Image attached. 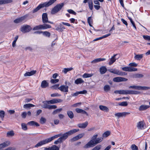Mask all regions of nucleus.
Masks as SVG:
<instances>
[{"instance_id": "obj_50", "label": "nucleus", "mask_w": 150, "mask_h": 150, "mask_svg": "<svg viewBox=\"0 0 150 150\" xmlns=\"http://www.w3.org/2000/svg\"><path fill=\"white\" fill-rule=\"evenodd\" d=\"M104 89L105 91H110V87L108 85H106L104 86Z\"/></svg>"}, {"instance_id": "obj_36", "label": "nucleus", "mask_w": 150, "mask_h": 150, "mask_svg": "<svg viewBox=\"0 0 150 150\" xmlns=\"http://www.w3.org/2000/svg\"><path fill=\"white\" fill-rule=\"evenodd\" d=\"M5 112L3 110H0V117L3 120L5 116Z\"/></svg>"}, {"instance_id": "obj_41", "label": "nucleus", "mask_w": 150, "mask_h": 150, "mask_svg": "<svg viewBox=\"0 0 150 150\" xmlns=\"http://www.w3.org/2000/svg\"><path fill=\"white\" fill-rule=\"evenodd\" d=\"M118 105L121 106H127L128 105V104L127 101H124L119 103Z\"/></svg>"}, {"instance_id": "obj_12", "label": "nucleus", "mask_w": 150, "mask_h": 150, "mask_svg": "<svg viewBox=\"0 0 150 150\" xmlns=\"http://www.w3.org/2000/svg\"><path fill=\"white\" fill-rule=\"evenodd\" d=\"M26 17L24 16L20 18L16 19L14 20V22L15 23H19L23 21L26 18Z\"/></svg>"}, {"instance_id": "obj_59", "label": "nucleus", "mask_w": 150, "mask_h": 150, "mask_svg": "<svg viewBox=\"0 0 150 150\" xmlns=\"http://www.w3.org/2000/svg\"><path fill=\"white\" fill-rule=\"evenodd\" d=\"M78 140V138H77V137L76 136L75 137H73L70 140V141L71 142H73L75 141Z\"/></svg>"}, {"instance_id": "obj_16", "label": "nucleus", "mask_w": 150, "mask_h": 150, "mask_svg": "<svg viewBox=\"0 0 150 150\" xmlns=\"http://www.w3.org/2000/svg\"><path fill=\"white\" fill-rule=\"evenodd\" d=\"M127 94H138L140 93L139 91L133 90H127Z\"/></svg>"}, {"instance_id": "obj_3", "label": "nucleus", "mask_w": 150, "mask_h": 150, "mask_svg": "<svg viewBox=\"0 0 150 150\" xmlns=\"http://www.w3.org/2000/svg\"><path fill=\"white\" fill-rule=\"evenodd\" d=\"M64 3H62L57 5L52 9L51 13L54 14L59 11L64 5Z\"/></svg>"}, {"instance_id": "obj_28", "label": "nucleus", "mask_w": 150, "mask_h": 150, "mask_svg": "<svg viewBox=\"0 0 150 150\" xmlns=\"http://www.w3.org/2000/svg\"><path fill=\"white\" fill-rule=\"evenodd\" d=\"M27 124L31 126H33L35 125V126L38 127L40 126V125L36 122L35 121H32L28 122Z\"/></svg>"}, {"instance_id": "obj_4", "label": "nucleus", "mask_w": 150, "mask_h": 150, "mask_svg": "<svg viewBox=\"0 0 150 150\" xmlns=\"http://www.w3.org/2000/svg\"><path fill=\"white\" fill-rule=\"evenodd\" d=\"M97 134L93 135L91 138V140L86 144L83 147L86 149L94 146V142H95V140L97 139Z\"/></svg>"}, {"instance_id": "obj_10", "label": "nucleus", "mask_w": 150, "mask_h": 150, "mask_svg": "<svg viewBox=\"0 0 150 150\" xmlns=\"http://www.w3.org/2000/svg\"><path fill=\"white\" fill-rule=\"evenodd\" d=\"M127 79L122 77H115L113 79V81L116 82L126 81H127Z\"/></svg>"}, {"instance_id": "obj_53", "label": "nucleus", "mask_w": 150, "mask_h": 150, "mask_svg": "<svg viewBox=\"0 0 150 150\" xmlns=\"http://www.w3.org/2000/svg\"><path fill=\"white\" fill-rule=\"evenodd\" d=\"M132 150H139L138 147L135 144H132L131 146Z\"/></svg>"}, {"instance_id": "obj_57", "label": "nucleus", "mask_w": 150, "mask_h": 150, "mask_svg": "<svg viewBox=\"0 0 150 150\" xmlns=\"http://www.w3.org/2000/svg\"><path fill=\"white\" fill-rule=\"evenodd\" d=\"M67 11L70 13L76 15V13L72 9H69L67 10Z\"/></svg>"}, {"instance_id": "obj_43", "label": "nucleus", "mask_w": 150, "mask_h": 150, "mask_svg": "<svg viewBox=\"0 0 150 150\" xmlns=\"http://www.w3.org/2000/svg\"><path fill=\"white\" fill-rule=\"evenodd\" d=\"M87 21L88 22L89 24V25L91 27H92V25H91V24L92 23L93 20L91 18V17H89L88 18Z\"/></svg>"}, {"instance_id": "obj_42", "label": "nucleus", "mask_w": 150, "mask_h": 150, "mask_svg": "<svg viewBox=\"0 0 150 150\" xmlns=\"http://www.w3.org/2000/svg\"><path fill=\"white\" fill-rule=\"evenodd\" d=\"M143 57V54H137L135 55V58L137 60H140Z\"/></svg>"}, {"instance_id": "obj_58", "label": "nucleus", "mask_w": 150, "mask_h": 150, "mask_svg": "<svg viewBox=\"0 0 150 150\" xmlns=\"http://www.w3.org/2000/svg\"><path fill=\"white\" fill-rule=\"evenodd\" d=\"M73 69L72 68H64L63 71L65 74H66L68 71H71Z\"/></svg>"}, {"instance_id": "obj_60", "label": "nucleus", "mask_w": 150, "mask_h": 150, "mask_svg": "<svg viewBox=\"0 0 150 150\" xmlns=\"http://www.w3.org/2000/svg\"><path fill=\"white\" fill-rule=\"evenodd\" d=\"M137 69L132 67H129V72L133 71H136Z\"/></svg>"}, {"instance_id": "obj_34", "label": "nucleus", "mask_w": 150, "mask_h": 150, "mask_svg": "<svg viewBox=\"0 0 150 150\" xmlns=\"http://www.w3.org/2000/svg\"><path fill=\"white\" fill-rule=\"evenodd\" d=\"M103 138L102 137L98 138L95 140V142H94V146L97 144L101 142L103 140Z\"/></svg>"}, {"instance_id": "obj_27", "label": "nucleus", "mask_w": 150, "mask_h": 150, "mask_svg": "<svg viewBox=\"0 0 150 150\" xmlns=\"http://www.w3.org/2000/svg\"><path fill=\"white\" fill-rule=\"evenodd\" d=\"M48 86V83L46 81L44 80L41 82V87L43 88H45Z\"/></svg>"}, {"instance_id": "obj_1", "label": "nucleus", "mask_w": 150, "mask_h": 150, "mask_svg": "<svg viewBox=\"0 0 150 150\" xmlns=\"http://www.w3.org/2000/svg\"><path fill=\"white\" fill-rule=\"evenodd\" d=\"M62 135L61 134H60L55 135L49 138L46 139L44 140L41 141L36 144L35 146V147H38L40 146L43 145L48 143L55 138H57L58 137L62 136Z\"/></svg>"}, {"instance_id": "obj_33", "label": "nucleus", "mask_w": 150, "mask_h": 150, "mask_svg": "<svg viewBox=\"0 0 150 150\" xmlns=\"http://www.w3.org/2000/svg\"><path fill=\"white\" fill-rule=\"evenodd\" d=\"M88 3L89 9L92 10L93 8V1L91 0H89L88 1Z\"/></svg>"}, {"instance_id": "obj_22", "label": "nucleus", "mask_w": 150, "mask_h": 150, "mask_svg": "<svg viewBox=\"0 0 150 150\" xmlns=\"http://www.w3.org/2000/svg\"><path fill=\"white\" fill-rule=\"evenodd\" d=\"M75 110L78 113H81L88 115V114L87 112L86 111L82 109L77 108L75 109Z\"/></svg>"}, {"instance_id": "obj_23", "label": "nucleus", "mask_w": 150, "mask_h": 150, "mask_svg": "<svg viewBox=\"0 0 150 150\" xmlns=\"http://www.w3.org/2000/svg\"><path fill=\"white\" fill-rule=\"evenodd\" d=\"M115 94H127V90H116L114 92Z\"/></svg>"}, {"instance_id": "obj_15", "label": "nucleus", "mask_w": 150, "mask_h": 150, "mask_svg": "<svg viewBox=\"0 0 150 150\" xmlns=\"http://www.w3.org/2000/svg\"><path fill=\"white\" fill-rule=\"evenodd\" d=\"M44 150H59V148L56 145H53L49 148L45 147Z\"/></svg>"}, {"instance_id": "obj_19", "label": "nucleus", "mask_w": 150, "mask_h": 150, "mask_svg": "<svg viewBox=\"0 0 150 150\" xmlns=\"http://www.w3.org/2000/svg\"><path fill=\"white\" fill-rule=\"evenodd\" d=\"M117 55V54L114 55L112 56L111 58L110 59L109 62V64L110 65H111L114 63L116 60V59L115 58V56Z\"/></svg>"}, {"instance_id": "obj_9", "label": "nucleus", "mask_w": 150, "mask_h": 150, "mask_svg": "<svg viewBox=\"0 0 150 150\" xmlns=\"http://www.w3.org/2000/svg\"><path fill=\"white\" fill-rule=\"evenodd\" d=\"M130 114V113L129 112H118L115 113V117H117L119 118L123 117H125L127 115H129Z\"/></svg>"}, {"instance_id": "obj_54", "label": "nucleus", "mask_w": 150, "mask_h": 150, "mask_svg": "<svg viewBox=\"0 0 150 150\" xmlns=\"http://www.w3.org/2000/svg\"><path fill=\"white\" fill-rule=\"evenodd\" d=\"M61 96V95L57 93H55L52 94L51 95V96L52 97H59Z\"/></svg>"}, {"instance_id": "obj_45", "label": "nucleus", "mask_w": 150, "mask_h": 150, "mask_svg": "<svg viewBox=\"0 0 150 150\" xmlns=\"http://www.w3.org/2000/svg\"><path fill=\"white\" fill-rule=\"evenodd\" d=\"M42 30L41 25L36 26L33 29V30Z\"/></svg>"}, {"instance_id": "obj_56", "label": "nucleus", "mask_w": 150, "mask_h": 150, "mask_svg": "<svg viewBox=\"0 0 150 150\" xmlns=\"http://www.w3.org/2000/svg\"><path fill=\"white\" fill-rule=\"evenodd\" d=\"M59 81L58 79H52L50 80V82L52 83H55L58 82Z\"/></svg>"}, {"instance_id": "obj_35", "label": "nucleus", "mask_w": 150, "mask_h": 150, "mask_svg": "<svg viewBox=\"0 0 150 150\" xmlns=\"http://www.w3.org/2000/svg\"><path fill=\"white\" fill-rule=\"evenodd\" d=\"M35 106V105L31 104H26L23 106V107L25 108H28L31 107H33Z\"/></svg>"}, {"instance_id": "obj_37", "label": "nucleus", "mask_w": 150, "mask_h": 150, "mask_svg": "<svg viewBox=\"0 0 150 150\" xmlns=\"http://www.w3.org/2000/svg\"><path fill=\"white\" fill-rule=\"evenodd\" d=\"M93 75V74H88V73H85L83 75V77L84 78H86L91 77Z\"/></svg>"}, {"instance_id": "obj_14", "label": "nucleus", "mask_w": 150, "mask_h": 150, "mask_svg": "<svg viewBox=\"0 0 150 150\" xmlns=\"http://www.w3.org/2000/svg\"><path fill=\"white\" fill-rule=\"evenodd\" d=\"M88 125V122L86 121L83 123L78 124L77 126L79 128L84 129L87 127Z\"/></svg>"}, {"instance_id": "obj_26", "label": "nucleus", "mask_w": 150, "mask_h": 150, "mask_svg": "<svg viewBox=\"0 0 150 150\" xmlns=\"http://www.w3.org/2000/svg\"><path fill=\"white\" fill-rule=\"evenodd\" d=\"M107 71L106 68L104 66L101 67L100 69V71L101 74H104Z\"/></svg>"}, {"instance_id": "obj_52", "label": "nucleus", "mask_w": 150, "mask_h": 150, "mask_svg": "<svg viewBox=\"0 0 150 150\" xmlns=\"http://www.w3.org/2000/svg\"><path fill=\"white\" fill-rule=\"evenodd\" d=\"M43 35L49 37L50 36V32L47 31H45L43 32Z\"/></svg>"}, {"instance_id": "obj_29", "label": "nucleus", "mask_w": 150, "mask_h": 150, "mask_svg": "<svg viewBox=\"0 0 150 150\" xmlns=\"http://www.w3.org/2000/svg\"><path fill=\"white\" fill-rule=\"evenodd\" d=\"M105 60V58H97L93 60L92 62V63H96L97 62H101L103 61H104Z\"/></svg>"}, {"instance_id": "obj_18", "label": "nucleus", "mask_w": 150, "mask_h": 150, "mask_svg": "<svg viewBox=\"0 0 150 150\" xmlns=\"http://www.w3.org/2000/svg\"><path fill=\"white\" fill-rule=\"evenodd\" d=\"M36 72V71L33 70L30 72H26L24 74L25 76H30L34 75Z\"/></svg>"}, {"instance_id": "obj_11", "label": "nucleus", "mask_w": 150, "mask_h": 150, "mask_svg": "<svg viewBox=\"0 0 150 150\" xmlns=\"http://www.w3.org/2000/svg\"><path fill=\"white\" fill-rule=\"evenodd\" d=\"M69 86L67 85H62L58 87V89L62 92H68Z\"/></svg>"}, {"instance_id": "obj_20", "label": "nucleus", "mask_w": 150, "mask_h": 150, "mask_svg": "<svg viewBox=\"0 0 150 150\" xmlns=\"http://www.w3.org/2000/svg\"><path fill=\"white\" fill-rule=\"evenodd\" d=\"M137 127L138 129H144V123L142 121H140L137 124Z\"/></svg>"}, {"instance_id": "obj_6", "label": "nucleus", "mask_w": 150, "mask_h": 150, "mask_svg": "<svg viewBox=\"0 0 150 150\" xmlns=\"http://www.w3.org/2000/svg\"><path fill=\"white\" fill-rule=\"evenodd\" d=\"M32 29L31 27L29 25H25L21 26L20 28L21 31L24 33H28Z\"/></svg>"}, {"instance_id": "obj_47", "label": "nucleus", "mask_w": 150, "mask_h": 150, "mask_svg": "<svg viewBox=\"0 0 150 150\" xmlns=\"http://www.w3.org/2000/svg\"><path fill=\"white\" fill-rule=\"evenodd\" d=\"M14 134V133L13 131H11L8 132L7 133V136L8 137L9 136H12Z\"/></svg>"}, {"instance_id": "obj_51", "label": "nucleus", "mask_w": 150, "mask_h": 150, "mask_svg": "<svg viewBox=\"0 0 150 150\" xmlns=\"http://www.w3.org/2000/svg\"><path fill=\"white\" fill-rule=\"evenodd\" d=\"M21 126L22 129L24 130H26L27 129V127L26 125L24 123L21 124Z\"/></svg>"}, {"instance_id": "obj_13", "label": "nucleus", "mask_w": 150, "mask_h": 150, "mask_svg": "<svg viewBox=\"0 0 150 150\" xmlns=\"http://www.w3.org/2000/svg\"><path fill=\"white\" fill-rule=\"evenodd\" d=\"M63 101L61 99H54L52 100H48V102H49L50 104H52L56 103H61Z\"/></svg>"}, {"instance_id": "obj_49", "label": "nucleus", "mask_w": 150, "mask_h": 150, "mask_svg": "<svg viewBox=\"0 0 150 150\" xmlns=\"http://www.w3.org/2000/svg\"><path fill=\"white\" fill-rule=\"evenodd\" d=\"M140 86H136L134 85L130 86L129 88H132L134 89L140 90Z\"/></svg>"}, {"instance_id": "obj_31", "label": "nucleus", "mask_w": 150, "mask_h": 150, "mask_svg": "<svg viewBox=\"0 0 150 150\" xmlns=\"http://www.w3.org/2000/svg\"><path fill=\"white\" fill-rule=\"evenodd\" d=\"M83 80L81 78L77 79L75 81V83L77 84H81L84 82Z\"/></svg>"}, {"instance_id": "obj_48", "label": "nucleus", "mask_w": 150, "mask_h": 150, "mask_svg": "<svg viewBox=\"0 0 150 150\" xmlns=\"http://www.w3.org/2000/svg\"><path fill=\"white\" fill-rule=\"evenodd\" d=\"M149 89L150 87L140 86V90H147Z\"/></svg>"}, {"instance_id": "obj_55", "label": "nucleus", "mask_w": 150, "mask_h": 150, "mask_svg": "<svg viewBox=\"0 0 150 150\" xmlns=\"http://www.w3.org/2000/svg\"><path fill=\"white\" fill-rule=\"evenodd\" d=\"M101 146L100 145H99L96 146L91 150H99L101 149Z\"/></svg>"}, {"instance_id": "obj_39", "label": "nucleus", "mask_w": 150, "mask_h": 150, "mask_svg": "<svg viewBox=\"0 0 150 150\" xmlns=\"http://www.w3.org/2000/svg\"><path fill=\"white\" fill-rule=\"evenodd\" d=\"M110 134V132L109 131H107L105 132L103 134V137H107Z\"/></svg>"}, {"instance_id": "obj_44", "label": "nucleus", "mask_w": 150, "mask_h": 150, "mask_svg": "<svg viewBox=\"0 0 150 150\" xmlns=\"http://www.w3.org/2000/svg\"><path fill=\"white\" fill-rule=\"evenodd\" d=\"M144 39L148 41H150V36L148 35H143L142 36Z\"/></svg>"}, {"instance_id": "obj_38", "label": "nucleus", "mask_w": 150, "mask_h": 150, "mask_svg": "<svg viewBox=\"0 0 150 150\" xmlns=\"http://www.w3.org/2000/svg\"><path fill=\"white\" fill-rule=\"evenodd\" d=\"M62 110V108L56 109L54 110L52 113V114L54 115L60 112Z\"/></svg>"}, {"instance_id": "obj_8", "label": "nucleus", "mask_w": 150, "mask_h": 150, "mask_svg": "<svg viewBox=\"0 0 150 150\" xmlns=\"http://www.w3.org/2000/svg\"><path fill=\"white\" fill-rule=\"evenodd\" d=\"M42 22L43 23H49L50 24H53V23L49 21L48 20L47 14V13H44L42 15Z\"/></svg>"}, {"instance_id": "obj_24", "label": "nucleus", "mask_w": 150, "mask_h": 150, "mask_svg": "<svg viewBox=\"0 0 150 150\" xmlns=\"http://www.w3.org/2000/svg\"><path fill=\"white\" fill-rule=\"evenodd\" d=\"M99 108L101 110L106 112H108L109 110L108 108L106 106L100 105L99 106Z\"/></svg>"}, {"instance_id": "obj_40", "label": "nucleus", "mask_w": 150, "mask_h": 150, "mask_svg": "<svg viewBox=\"0 0 150 150\" xmlns=\"http://www.w3.org/2000/svg\"><path fill=\"white\" fill-rule=\"evenodd\" d=\"M46 121V119L45 118H44L43 117H41L40 120V122L42 124H43L45 123Z\"/></svg>"}, {"instance_id": "obj_61", "label": "nucleus", "mask_w": 150, "mask_h": 150, "mask_svg": "<svg viewBox=\"0 0 150 150\" xmlns=\"http://www.w3.org/2000/svg\"><path fill=\"white\" fill-rule=\"evenodd\" d=\"M40 8L39 6L38 5L36 8L34 9L33 11V13H35L37 12L39 10Z\"/></svg>"}, {"instance_id": "obj_46", "label": "nucleus", "mask_w": 150, "mask_h": 150, "mask_svg": "<svg viewBox=\"0 0 150 150\" xmlns=\"http://www.w3.org/2000/svg\"><path fill=\"white\" fill-rule=\"evenodd\" d=\"M18 35H17L15 38L14 40L13 41L12 43V45L13 47H15L16 46V42L18 38Z\"/></svg>"}, {"instance_id": "obj_62", "label": "nucleus", "mask_w": 150, "mask_h": 150, "mask_svg": "<svg viewBox=\"0 0 150 150\" xmlns=\"http://www.w3.org/2000/svg\"><path fill=\"white\" fill-rule=\"evenodd\" d=\"M127 74V73L125 72H122L121 71H119V72L118 75H121V76H124L126 75Z\"/></svg>"}, {"instance_id": "obj_7", "label": "nucleus", "mask_w": 150, "mask_h": 150, "mask_svg": "<svg viewBox=\"0 0 150 150\" xmlns=\"http://www.w3.org/2000/svg\"><path fill=\"white\" fill-rule=\"evenodd\" d=\"M57 0H50L48 2H45L39 5L40 8L47 7L53 4Z\"/></svg>"}, {"instance_id": "obj_5", "label": "nucleus", "mask_w": 150, "mask_h": 150, "mask_svg": "<svg viewBox=\"0 0 150 150\" xmlns=\"http://www.w3.org/2000/svg\"><path fill=\"white\" fill-rule=\"evenodd\" d=\"M43 104L41 106L43 108L45 109H48L49 110L52 109H55L57 108V106L55 105H50L48 104H50L47 101H45L42 102Z\"/></svg>"}, {"instance_id": "obj_32", "label": "nucleus", "mask_w": 150, "mask_h": 150, "mask_svg": "<svg viewBox=\"0 0 150 150\" xmlns=\"http://www.w3.org/2000/svg\"><path fill=\"white\" fill-rule=\"evenodd\" d=\"M67 114L69 117L70 119H72L74 117V114L72 111L70 110L67 111Z\"/></svg>"}, {"instance_id": "obj_2", "label": "nucleus", "mask_w": 150, "mask_h": 150, "mask_svg": "<svg viewBox=\"0 0 150 150\" xmlns=\"http://www.w3.org/2000/svg\"><path fill=\"white\" fill-rule=\"evenodd\" d=\"M79 129H74L69 131L62 134V137L59 138L62 142L63 140H65L68 137V136L70 135L79 131Z\"/></svg>"}, {"instance_id": "obj_21", "label": "nucleus", "mask_w": 150, "mask_h": 150, "mask_svg": "<svg viewBox=\"0 0 150 150\" xmlns=\"http://www.w3.org/2000/svg\"><path fill=\"white\" fill-rule=\"evenodd\" d=\"M131 76L133 78H139L143 77L144 75L142 74H136L132 75Z\"/></svg>"}, {"instance_id": "obj_63", "label": "nucleus", "mask_w": 150, "mask_h": 150, "mask_svg": "<svg viewBox=\"0 0 150 150\" xmlns=\"http://www.w3.org/2000/svg\"><path fill=\"white\" fill-rule=\"evenodd\" d=\"M84 135V133H82L80 134H78L77 135V137L78 138V139L82 138Z\"/></svg>"}, {"instance_id": "obj_64", "label": "nucleus", "mask_w": 150, "mask_h": 150, "mask_svg": "<svg viewBox=\"0 0 150 150\" xmlns=\"http://www.w3.org/2000/svg\"><path fill=\"white\" fill-rule=\"evenodd\" d=\"M122 69L124 71H129V67H126L122 68Z\"/></svg>"}, {"instance_id": "obj_17", "label": "nucleus", "mask_w": 150, "mask_h": 150, "mask_svg": "<svg viewBox=\"0 0 150 150\" xmlns=\"http://www.w3.org/2000/svg\"><path fill=\"white\" fill-rule=\"evenodd\" d=\"M150 106L149 105H141L139 108V110L140 111H142L145 110L149 108Z\"/></svg>"}, {"instance_id": "obj_30", "label": "nucleus", "mask_w": 150, "mask_h": 150, "mask_svg": "<svg viewBox=\"0 0 150 150\" xmlns=\"http://www.w3.org/2000/svg\"><path fill=\"white\" fill-rule=\"evenodd\" d=\"M41 25L42 29H45L47 28H51V26L50 25L45 24V23H44V24Z\"/></svg>"}, {"instance_id": "obj_25", "label": "nucleus", "mask_w": 150, "mask_h": 150, "mask_svg": "<svg viewBox=\"0 0 150 150\" xmlns=\"http://www.w3.org/2000/svg\"><path fill=\"white\" fill-rule=\"evenodd\" d=\"M12 2V0H0V5Z\"/></svg>"}]
</instances>
